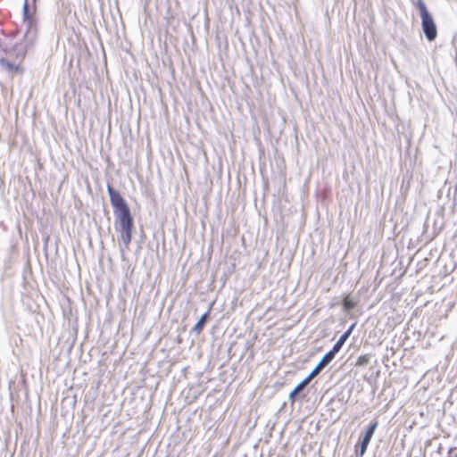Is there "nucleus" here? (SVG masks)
Returning a JSON list of instances; mask_svg holds the SVG:
<instances>
[{
	"mask_svg": "<svg viewBox=\"0 0 457 457\" xmlns=\"http://www.w3.org/2000/svg\"><path fill=\"white\" fill-rule=\"evenodd\" d=\"M370 360V354H363L357 358L355 366L357 367H363L366 366Z\"/></svg>",
	"mask_w": 457,
	"mask_h": 457,
	"instance_id": "nucleus-10",
	"label": "nucleus"
},
{
	"mask_svg": "<svg viewBox=\"0 0 457 457\" xmlns=\"http://www.w3.org/2000/svg\"><path fill=\"white\" fill-rule=\"evenodd\" d=\"M415 6L420 11V18L431 14L428 12V10L425 3L423 2V0H417V2L415 3Z\"/></svg>",
	"mask_w": 457,
	"mask_h": 457,
	"instance_id": "nucleus-9",
	"label": "nucleus"
},
{
	"mask_svg": "<svg viewBox=\"0 0 457 457\" xmlns=\"http://www.w3.org/2000/svg\"><path fill=\"white\" fill-rule=\"evenodd\" d=\"M342 305L345 312H351L356 307L357 302L347 295L343 299Z\"/></svg>",
	"mask_w": 457,
	"mask_h": 457,
	"instance_id": "nucleus-8",
	"label": "nucleus"
},
{
	"mask_svg": "<svg viewBox=\"0 0 457 457\" xmlns=\"http://www.w3.org/2000/svg\"><path fill=\"white\" fill-rule=\"evenodd\" d=\"M355 326H356V322L353 323L342 335L345 336V337L349 338V337L353 333Z\"/></svg>",
	"mask_w": 457,
	"mask_h": 457,
	"instance_id": "nucleus-12",
	"label": "nucleus"
},
{
	"mask_svg": "<svg viewBox=\"0 0 457 457\" xmlns=\"http://www.w3.org/2000/svg\"><path fill=\"white\" fill-rule=\"evenodd\" d=\"M107 192L110 197V203L113 208L116 220L119 223L120 239L126 248L132 239V230L134 228V219L132 217L129 206L120 192L111 185H107Z\"/></svg>",
	"mask_w": 457,
	"mask_h": 457,
	"instance_id": "nucleus-1",
	"label": "nucleus"
},
{
	"mask_svg": "<svg viewBox=\"0 0 457 457\" xmlns=\"http://www.w3.org/2000/svg\"><path fill=\"white\" fill-rule=\"evenodd\" d=\"M211 309H212V306L209 308V310H208L207 312H204V313L200 317V319H199V320H197V322L195 324V326H194V328H193V331H194L195 334H197V335H198V334H200V333L203 331V329H204V326H205V324H206V322H207V320H208V319H209V316H210V311H211Z\"/></svg>",
	"mask_w": 457,
	"mask_h": 457,
	"instance_id": "nucleus-7",
	"label": "nucleus"
},
{
	"mask_svg": "<svg viewBox=\"0 0 457 457\" xmlns=\"http://www.w3.org/2000/svg\"><path fill=\"white\" fill-rule=\"evenodd\" d=\"M330 362L331 361L327 357L324 355L322 356V358L320 360L314 369L309 373V375L305 377L301 382H299L290 392L288 398L292 404L295 403L299 395L303 391V389L312 381V379L317 377L321 372V370Z\"/></svg>",
	"mask_w": 457,
	"mask_h": 457,
	"instance_id": "nucleus-3",
	"label": "nucleus"
},
{
	"mask_svg": "<svg viewBox=\"0 0 457 457\" xmlns=\"http://www.w3.org/2000/svg\"><path fill=\"white\" fill-rule=\"evenodd\" d=\"M378 426V421L374 420L370 422L363 435H361L358 444L356 445V453L359 457H362L370 443V440Z\"/></svg>",
	"mask_w": 457,
	"mask_h": 457,
	"instance_id": "nucleus-4",
	"label": "nucleus"
},
{
	"mask_svg": "<svg viewBox=\"0 0 457 457\" xmlns=\"http://www.w3.org/2000/svg\"><path fill=\"white\" fill-rule=\"evenodd\" d=\"M421 27L428 41L432 42L436 38L437 28L431 14L421 18Z\"/></svg>",
	"mask_w": 457,
	"mask_h": 457,
	"instance_id": "nucleus-5",
	"label": "nucleus"
},
{
	"mask_svg": "<svg viewBox=\"0 0 457 457\" xmlns=\"http://www.w3.org/2000/svg\"><path fill=\"white\" fill-rule=\"evenodd\" d=\"M348 338L341 335L338 340L335 343L332 349L327 352L324 356L327 357L330 361L334 360L337 353L342 349Z\"/></svg>",
	"mask_w": 457,
	"mask_h": 457,
	"instance_id": "nucleus-6",
	"label": "nucleus"
},
{
	"mask_svg": "<svg viewBox=\"0 0 457 457\" xmlns=\"http://www.w3.org/2000/svg\"><path fill=\"white\" fill-rule=\"evenodd\" d=\"M35 12L36 11H33V6L30 5V2H29V0H25L22 6L23 25L26 28V31L23 36L24 44H15L9 49L7 46H4L0 42V47L6 54L10 53V51H13L17 56L24 57L28 48L33 46L37 36L36 19L34 16Z\"/></svg>",
	"mask_w": 457,
	"mask_h": 457,
	"instance_id": "nucleus-2",
	"label": "nucleus"
},
{
	"mask_svg": "<svg viewBox=\"0 0 457 457\" xmlns=\"http://www.w3.org/2000/svg\"><path fill=\"white\" fill-rule=\"evenodd\" d=\"M457 457V453H456V448H450L449 451H448V455L447 457Z\"/></svg>",
	"mask_w": 457,
	"mask_h": 457,
	"instance_id": "nucleus-13",
	"label": "nucleus"
},
{
	"mask_svg": "<svg viewBox=\"0 0 457 457\" xmlns=\"http://www.w3.org/2000/svg\"><path fill=\"white\" fill-rule=\"evenodd\" d=\"M0 64L3 66V67H5L7 68L9 71H17L18 70V66L15 65L14 63L9 62L7 59H4V58H1L0 59Z\"/></svg>",
	"mask_w": 457,
	"mask_h": 457,
	"instance_id": "nucleus-11",
	"label": "nucleus"
},
{
	"mask_svg": "<svg viewBox=\"0 0 457 457\" xmlns=\"http://www.w3.org/2000/svg\"><path fill=\"white\" fill-rule=\"evenodd\" d=\"M36 3H37V0H31L30 5L33 6V11H36Z\"/></svg>",
	"mask_w": 457,
	"mask_h": 457,
	"instance_id": "nucleus-14",
	"label": "nucleus"
}]
</instances>
